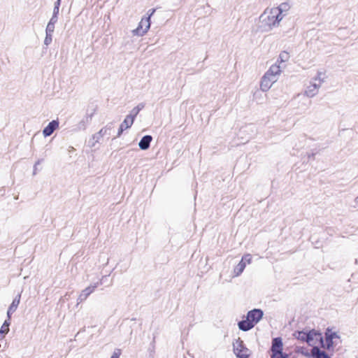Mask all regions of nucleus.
<instances>
[{
  "label": "nucleus",
  "mask_w": 358,
  "mask_h": 358,
  "mask_svg": "<svg viewBox=\"0 0 358 358\" xmlns=\"http://www.w3.org/2000/svg\"><path fill=\"white\" fill-rule=\"evenodd\" d=\"M245 266H246L245 265V264L240 261L239 263L235 266L234 269V275H240L243 272Z\"/></svg>",
  "instance_id": "nucleus-22"
},
{
  "label": "nucleus",
  "mask_w": 358,
  "mask_h": 358,
  "mask_svg": "<svg viewBox=\"0 0 358 358\" xmlns=\"http://www.w3.org/2000/svg\"><path fill=\"white\" fill-rule=\"evenodd\" d=\"M322 73L321 72H318L317 73V76L315 79H318L320 82L322 81V79L321 78V76H322Z\"/></svg>",
  "instance_id": "nucleus-41"
},
{
  "label": "nucleus",
  "mask_w": 358,
  "mask_h": 358,
  "mask_svg": "<svg viewBox=\"0 0 358 358\" xmlns=\"http://www.w3.org/2000/svg\"><path fill=\"white\" fill-rule=\"evenodd\" d=\"M264 311L260 308H254L247 313L246 317L249 319L255 326L263 318Z\"/></svg>",
  "instance_id": "nucleus-7"
},
{
  "label": "nucleus",
  "mask_w": 358,
  "mask_h": 358,
  "mask_svg": "<svg viewBox=\"0 0 358 358\" xmlns=\"http://www.w3.org/2000/svg\"><path fill=\"white\" fill-rule=\"evenodd\" d=\"M59 8H53V13H52V15H57L58 16L59 15Z\"/></svg>",
  "instance_id": "nucleus-38"
},
{
  "label": "nucleus",
  "mask_w": 358,
  "mask_h": 358,
  "mask_svg": "<svg viewBox=\"0 0 358 358\" xmlns=\"http://www.w3.org/2000/svg\"><path fill=\"white\" fill-rule=\"evenodd\" d=\"M58 20V16L57 15H52L50 20H49L48 23L51 24L55 25Z\"/></svg>",
  "instance_id": "nucleus-32"
},
{
  "label": "nucleus",
  "mask_w": 358,
  "mask_h": 358,
  "mask_svg": "<svg viewBox=\"0 0 358 358\" xmlns=\"http://www.w3.org/2000/svg\"><path fill=\"white\" fill-rule=\"evenodd\" d=\"M59 120H53L43 129V135L45 137L51 136L53 132L59 127Z\"/></svg>",
  "instance_id": "nucleus-9"
},
{
  "label": "nucleus",
  "mask_w": 358,
  "mask_h": 358,
  "mask_svg": "<svg viewBox=\"0 0 358 358\" xmlns=\"http://www.w3.org/2000/svg\"><path fill=\"white\" fill-rule=\"evenodd\" d=\"M315 153L314 152H312V153H308V159H315Z\"/></svg>",
  "instance_id": "nucleus-40"
},
{
  "label": "nucleus",
  "mask_w": 358,
  "mask_h": 358,
  "mask_svg": "<svg viewBox=\"0 0 358 358\" xmlns=\"http://www.w3.org/2000/svg\"><path fill=\"white\" fill-rule=\"evenodd\" d=\"M233 352L237 358H250L252 352L248 349L241 338L236 339L233 343Z\"/></svg>",
  "instance_id": "nucleus-3"
},
{
  "label": "nucleus",
  "mask_w": 358,
  "mask_h": 358,
  "mask_svg": "<svg viewBox=\"0 0 358 358\" xmlns=\"http://www.w3.org/2000/svg\"><path fill=\"white\" fill-rule=\"evenodd\" d=\"M324 336H327L332 338L333 340L336 338H340V336L338 335V334L336 331H333L330 327L326 329Z\"/></svg>",
  "instance_id": "nucleus-24"
},
{
  "label": "nucleus",
  "mask_w": 358,
  "mask_h": 358,
  "mask_svg": "<svg viewBox=\"0 0 358 358\" xmlns=\"http://www.w3.org/2000/svg\"><path fill=\"white\" fill-rule=\"evenodd\" d=\"M10 322L5 320L0 329V340L3 339L9 331Z\"/></svg>",
  "instance_id": "nucleus-19"
},
{
  "label": "nucleus",
  "mask_w": 358,
  "mask_h": 358,
  "mask_svg": "<svg viewBox=\"0 0 358 358\" xmlns=\"http://www.w3.org/2000/svg\"><path fill=\"white\" fill-rule=\"evenodd\" d=\"M298 352H300L301 353L302 355L306 356V357H310L311 355L307 352H305L304 351V348L302 347V348H299L296 350Z\"/></svg>",
  "instance_id": "nucleus-33"
},
{
  "label": "nucleus",
  "mask_w": 358,
  "mask_h": 358,
  "mask_svg": "<svg viewBox=\"0 0 358 358\" xmlns=\"http://www.w3.org/2000/svg\"><path fill=\"white\" fill-rule=\"evenodd\" d=\"M155 11H156L155 8H151V9L148 10V11L147 13V15H148L147 17H149V22H151L150 18L154 15Z\"/></svg>",
  "instance_id": "nucleus-34"
},
{
  "label": "nucleus",
  "mask_w": 358,
  "mask_h": 358,
  "mask_svg": "<svg viewBox=\"0 0 358 358\" xmlns=\"http://www.w3.org/2000/svg\"><path fill=\"white\" fill-rule=\"evenodd\" d=\"M152 141V136L151 135H145L143 136L139 143L138 146L142 150H147L150 147V143Z\"/></svg>",
  "instance_id": "nucleus-13"
},
{
  "label": "nucleus",
  "mask_w": 358,
  "mask_h": 358,
  "mask_svg": "<svg viewBox=\"0 0 358 358\" xmlns=\"http://www.w3.org/2000/svg\"><path fill=\"white\" fill-rule=\"evenodd\" d=\"M268 8H266L265 11L260 15L259 21L264 27V31H269L273 27H275L282 19V17H280L277 13H273V8L270 9L268 13Z\"/></svg>",
  "instance_id": "nucleus-2"
},
{
  "label": "nucleus",
  "mask_w": 358,
  "mask_h": 358,
  "mask_svg": "<svg viewBox=\"0 0 358 358\" xmlns=\"http://www.w3.org/2000/svg\"><path fill=\"white\" fill-rule=\"evenodd\" d=\"M289 58V52H287L286 51H282L279 55V57L277 59V62H280V63L285 62L288 61Z\"/></svg>",
  "instance_id": "nucleus-25"
},
{
  "label": "nucleus",
  "mask_w": 358,
  "mask_h": 358,
  "mask_svg": "<svg viewBox=\"0 0 358 358\" xmlns=\"http://www.w3.org/2000/svg\"><path fill=\"white\" fill-rule=\"evenodd\" d=\"M139 113L138 109H136L135 107L130 111V113L127 115L126 117L127 119L131 120V124H134V122Z\"/></svg>",
  "instance_id": "nucleus-26"
},
{
  "label": "nucleus",
  "mask_w": 358,
  "mask_h": 358,
  "mask_svg": "<svg viewBox=\"0 0 358 358\" xmlns=\"http://www.w3.org/2000/svg\"><path fill=\"white\" fill-rule=\"evenodd\" d=\"M293 358H296V357H293Z\"/></svg>",
  "instance_id": "nucleus-42"
},
{
  "label": "nucleus",
  "mask_w": 358,
  "mask_h": 358,
  "mask_svg": "<svg viewBox=\"0 0 358 358\" xmlns=\"http://www.w3.org/2000/svg\"><path fill=\"white\" fill-rule=\"evenodd\" d=\"M61 2H62V0H57L55 3H54V7L55 8H59L61 6Z\"/></svg>",
  "instance_id": "nucleus-39"
},
{
  "label": "nucleus",
  "mask_w": 358,
  "mask_h": 358,
  "mask_svg": "<svg viewBox=\"0 0 358 358\" xmlns=\"http://www.w3.org/2000/svg\"><path fill=\"white\" fill-rule=\"evenodd\" d=\"M14 313L13 310H10V309L8 308V310H7V319L6 320H8V322H10V318H11V315L12 314Z\"/></svg>",
  "instance_id": "nucleus-36"
},
{
  "label": "nucleus",
  "mask_w": 358,
  "mask_h": 358,
  "mask_svg": "<svg viewBox=\"0 0 358 358\" xmlns=\"http://www.w3.org/2000/svg\"><path fill=\"white\" fill-rule=\"evenodd\" d=\"M21 299V292L19 293L13 300L11 304L9 306L8 308L10 309V310H13L15 312L17 306L20 304Z\"/></svg>",
  "instance_id": "nucleus-21"
},
{
  "label": "nucleus",
  "mask_w": 358,
  "mask_h": 358,
  "mask_svg": "<svg viewBox=\"0 0 358 358\" xmlns=\"http://www.w3.org/2000/svg\"><path fill=\"white\" fill-rule=\"evenodd\" d=\"M319 87V85L317 84L314 83L308 87L307 90H306L305 93L309 97L314 96L317 92V88Z\"/></svg>",
  "instance_id": "nucleus-20"
},
{
  "label": "nucleus",
  "mask_w": 358,
  "mask_h": 358,
  "mask_svg": "<svg viewBox=\"0 0 358 358\" xmlns=\"http://www.w3.org/2000/svg\"><path fill=\"white\" fill-rule=\"evenodd\" d=\"M113 128V123L109 122L106 127L101 128L98 132L93 134L92 138L89 141V146L91 148L94 147L96 143H98L101 138L105 135H110V131Z\"/></svg>",
  "instance_id": "nucleus-4"
},
{
  "label": "nucleus",
  "mask_w": 358,
  "mask_h": 358,
  "mask_svg": "<svg viewBox=\"0 0 358 358\" xmlns=\"http://www.w3.org/2000/svg\"><path fill=\"white\" fill-rule=\"evenodd\" d=\"M145 107L144 103H140L138 105H137L135 108L136 109H138V111L140 112L141 110H143Z\"/></svg>",
  "instance_id": "nucleus-37"
},
{
  "label": "nucleus",
  "mask_w": 358,
  "mask_h": 358,
  "mask_svg": "<svg viewBox=\"0 0 358 358\" xmlns=\"http://www.w3.org/2000/svg\"><path fill=\"white\" fill-rule=\"evenodd\" d=\"M55 31V25L48 23L45 28V33L47 34H53Z\"/></svg>",
  "instance_id": "nucleus-29"
},
{
  "label": "nucleus",
  "mask_w": 358,
  "mask_h": 358,
  "mask_svg": "<svg viewBox=\"0 0 358 358\" xmlns=\"http://www.w3.org/2000/svg\"><path fill=\"white\" fill-rule=\"evenodd\" d=\"M121 354H122V350L119 348H117L114 350L110 358H120Z\"/></svg>",
  "instance_id": "nucleus-30"
},
{
  "label": "nucleus",
  "mask_w": 358,
  "mask_h": 358,
  "mask_svg": "<svg viewBox=\"0 0 358 358\" xmlns=\"http://www.w3.org/2000/svg\"><path fill=\"white\" fill-rule=\"evenodd\" d=\"M290 6L288 3L284 2L280 4L278 7L273 8V13H277L280 17H282V13L284 11H287L289 9Z\"/></svg>",
  "instance_id": "nucleus-18"
},
{
  "label": "nucleus",
  "mask_w": 358,
  "mask_h": 358,
  "mask_svg": "<svg viewBox=\"0 0 358 358\" xmlns=\"http://www.w3.org/2000/svg\"><path fill=\"white\" fill-rule=\"evenodd\" d=\"M132 124H131V120L129 119H127V117H125L124 120L119 127L117 136L114 138L120 137L123 131L130 128L132 126Z\"/></svg>",
  "instance_id": "nucleus-17"
},
{
  "label": "nucleus",
  "mask_w": 358,
  "mask_h": 358,
  "mask_svg": "<svg viewBox=\"0 0 358 358\" xmlns=\"http://www.w3.org/2000/svg\"><path fill=\"white\" fill-rule=\"evenodd\" d=\"M312 355L311 356L313 358H331V356L329 355L325 351L321 350V348L317 345H313L311 350Z\"/></svg>",
  "instance_id": "nucleus-12"
},
{
  "label": "nucleus",
  "mask_w": 358,
  "mask_h": 358,
  "mask_svg": "<svg viewBox=\"0 0 358 358\" xmlns=\"http://www.w3.org/2000/svg\"><path fill=\"white\" fill-rule=\"evenodd\" d=\"M283 350L282 338L280 336L272 338L270 351L271 352V358H274L278 353Z\"/></svg>",
  "instance_id": "nucleus-6"
},
{
  "label": "nucleus",
  "mask_w": 358,
  "mask_h": 358,
  "mask_svg": "<svg viewBox=\"0 0 358 358\" xmlns=\"http://www.w3.org/2000/svg\"><path fill=\"white\" fill-rule=\"evenodd\" d=\"M156 337H157V334H153L152 341L150 343V347L148 348V351L150 352V358H154V354H155V343H156L155 340H156Z\"/></svg>",
  "instance_id": "nucleus-23"
},
{
  "label": "nucleus",
  "mask_w": 358,
  "mask_h": 358,
  "mask_svg": "<svg viewBox=\"0 0 358 358\" xmlns=\"http://www.w3.org/2000/svg\"><path fill=\"white\" fill-rule=\"evenodd\" d=\"M99 284V282H96L93 285H90V286L84 289L78 298V304L86 300V299L90 296V294H92L97 287Z\"/></svg>",
  "instance_id": "nucleus-10"
},
{
  "label": "nucleus",
  "mask_w": 358,
  "mask_h": 358,
  "mask_svg": "<svg viewBox=\"0 0 358 358\" xmlns=\"http://www.w3.org/2000/svg\"><path fill=\"white\" fill-rule=\"evenodd\" d=\"M293 336L302 341L306 342L310 346H313L315 345V341L316 340V337H318L321 342H323V336L320 331H317L315 329H312L310 330H296L293 333Z\"/></svg>",
  "instance_id": "nucleus-1"
},
{
  "label": "nucleus",
  "mask_w": 358,
  "mask_h": 358,
  "mask_svg": "<svg viewBox=\"0 0 358 358\" xmlns=\"http://www.w3.org/2000/svg\"><path fill=\"white\" fill-rule=\"evenodd\" d=\"M277 356L279 358H288L289 357V355L285 352H283V350H282L280 353H278Z\"/></svg>",
  "instance_id": "nucleus-35"
},
{
  "label": "nucleus",
  "mask_w": 358,
  "mask_h": 358,
  "mask_svg": "<svg viewBox=\"0 0 358 358\" xmlns=\"http://www.w3.org/2000/svg\"><path fill=\"white\" fill-rule=\"evenodd\" d=\"M325 336V340L323 338V342H321L318 337H316L315 341V344H319V347L327 349L328 350H333L334 346L336 345L334 340L327 336Z\"/></svg>",
  "instance_id": "nucleus-8"
},
{
  "label": "nucleus",
  "mask_w": 358,
  "mask_h": 358,
  "mask_svg": "<svg viewBox=\"0 0 358 358\" xmlns=\"http://www.w3.org/2000/svg\"><path fill=\"white\" fill-rule=\"evenodd\" d=\"M151 22L149 17H143L138 24V27L132 31L133 35L142 36L149 30Z\"/></svg>",
  "instance_id": "nucleus-5"
},
{
  "label": "nucleus",
  "mask_w": 358,
  "mask_h": 358,
  "mask_svg": "<svg viewBox=\"0 0 358 358\" xmlns=\"http://www.w3.org/2000/svg\"><path fill=\"white\" fill-rule=\"evenodd\" d=\"M252 256L250 255V254H245L242 258H241V262H243L245 264V265L246 266V264H250L251 262H252Z\"/></svg>",
  "instance_id": "nucleus-27"
},
{
  "label": "nucleus",
  "mask_w": 358,
  "mask_h": 358,
  "mask_svg": "<svg viewBox=\"0 0 358 358\" xmlns=\"http://www.w3.org/2000/svg\"><path fill=\"white\" fill-rule=\"evenodd\" d=\"M43 162V159H38L34 165L33 175L35 176L37 173V166Z\"/></svg>",
  "instance_id": "nucleus-31"
},
{
  "label": "nucleus",
  "mask_w": 358,
  "mask_h": 358,
  "mask_svg": "<svg viewBox=\"0 0 358 358\" xmlns=\"http://www.w3.org/2000/svg\"><path fill=\"white\" fill-rule=\"evenodd\" d=\"M238 329L243 331H248L252 329L255 324L246 317L245 320H242L238 322Z\"/></svg>",
  "instance_id": "nucleus-14"
},
{
  "label": "nucleus",
  "mask_w": 358,
  "mask_h": 358,
  "mask_svg": "<svg viewBox=\"0 0 358 358\" xmlns=\"http://www.w3.org/2000/svg\"><path fill=\"white\" fill-rule=\"evenodd\" d=\"M277 79H273L272 78L264 74L261 79L260 89L263 92L268 91L272 86V85L276 82Z\"/></svg>",
  "instance_id": "nucleus-11"
},
{
  "label": "nucleus",
  "mask_w": 358,
  "mask_h": 358,
  "mask_svg": "<svg viewBox=\"0 0 358 358\" xmlns=\"http://www.w3.org/2000/svg\"><path fill=\"white\" fill-rule=\"evenodd\" d=\"M52 41V34L45 33V37L44 39V45L48 46Z\"/></svg>",
  "instance_id": "nucleus-28"
},
{
  "label": "nucleus",
  "mask_w": 358,
  "mask_h": 358,
  "mask_svg": "<svg viewBox=\"0 0 358 358\" xmlns=\"http://www.w3.org/2000/svg\"><path fill=\"white\" fill-rule=\"evenodd\" d=\"M280 72L281 70L280 65L275 64L270 66L269 69L265 73V74L273 79H276V76L279 75Z\"/></svg>",
  "instance_id": "nucleus-16"
},
{
  "label": "nucleus",
  "mask_w": 358,
  "mask_h": 358,
  "mask_svg": "<svg viewBox=\"0 0 358 358\" xmlns=\"http://www.w3.org/2000/svg\"><path fill=\"white\" fill-rule=\"evenodd\" d=\"M93 113L87 114L76 125V130H85L87 125L91 122Z\"/></svg>",
  "instance_id": "nucleus-15"
}]
</instances>
